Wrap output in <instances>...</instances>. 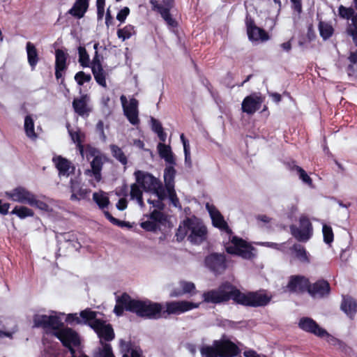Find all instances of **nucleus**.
I'll list each match as a JSON object with an SVG mask.
<instances>
[{"label": "nucleus", "mask_w": 357, "mask_h": 357, "mask_svg": "<svg viewBox=\"0 0 357 357\" xmlns=\"http://www.w3.org/2000/svg\"><path fill=\"white\" fill-rule=\"evenodd\" d=\"M206 208L212 220L213 225L220 230L225 231L228 234H231L232 230L217 208L213 205L209 204L206 205Z\"/></svg>", "instance_id": "2eb2a0df"}, {"label": "nucleus", "mask_w": 357, "mask_h": 357, "mask_svg": "<svg viewBox=\"0 0 357 357\" xmlns=\"http://www.w3.org/2000/svg\"><path fill=\"white\" fill-rule=\"evenodd\" d=\"M158 151L160 156L163 158L166 162L170 165L176 164L175 158L169 146L160 142L158 144Z\"/></svg>", "instance_id": "cd10ccee"}, {"label": "nucleus", "mask_w": 357, "mask_h": 357, "mask_svg": "<svg viewBox=\"0 0 357 357\" xmlns=\"http://www.w3.org/2000/svg\"><path fill=\"white\" fill-rule=\"evenodd\" d=\"M130 188L131 199H137L143 195L142 191L140 190L139 185H137L136 183L132 184Z\"/></svg>", "instance_id": "13d9d810"}, {"label": "nucleus", "mask_w": 357, "mask_h": 357, "mask_svg": "<svg viewBox=\"0 0 357 357\" xmlns=\"http://www.w3.org/2000/svg\"><path fill=\"white\" fill-rule=\"evenodd\" d=\"M299 223V227L295 225L290 227L291 234L299 241H307L312 235V225L305 215L300 217Z\"/></svg>", "instance_id": "1a4fd4ad"}, {"label": "nucleus", "mask_w": 357, "mask_h": 357, "mask_svg": "<svg viewBox=\"0 0 357 357\" xmlns=\"http://www.w3.org/2000/svg\"><path fill=\"white\" fill-rule=\"evenodd\" d=\"M27 60L32 70H34L39 61V55L36 46L31 42L26 45Z\"/></svg>", "instance_id": "bb28decb"}, {"label": "nucleus", "mask_w": 357, "mask_h": 357, "mask_svg": "<svg viewBox=\"0 0 357 357\" xmlns=\"http://www.w3.org/2000/svg\"><path fill=\"white\" fill-rule=\"evenodd\" d=\"M319 337L324 338L330 344L337 347L339 349L345 352L350 349L344 342L329 334L326 331L325 334L320 335Z\"/></svg>", "instance_id": "7c9ffc66"}, {"label": "nucleus", "mask_w": 357, "mask_h": 357, "mask_svg": "<svg viewBox=\"0 0 357 357\" xmlns=\"http://www.w3.org/2000/svg\"><path fill=\"white\" fill-rule=\"evenodd\" d=\"M181 287H182V291L184 294H188L195 290V285L191 282H181Z\"/></svg>", "instance_id": "5fc2aeb1"}, {"label": "nucleus", "mask_w": 357, "mask_h": 357, "mask_svg": "<svg viewBox=\"0 0 357 357\" xmlns=\"http://www.w3.org/2000/svg\"><path fill=\"white\" fill-rule=\"evenodd\" d=\"M109 149L112 156L121 165H126L128 164V158L120 147L116 144H111Z\"/></svg>", "instance_id": "2f4dec72"}, {"label": "nucleus", "mask_w": 357, "mask_h": 357, "mask_svg": "<svg viewBox=\"0 0 357 357\" xmlns=\"http://www.w3.org/2000/svg\"><path fill=\"white\" fill-rule=\"evenodd\" d=\"M120 344L122 349V351H123L124 354H128V353H130L132 349H133L132 348V344L130 342H126L124 340H121Z\"/></svg>", "instance_id": "774afa93"}, {"label": "nucleus", "mask_w": 357, "mask_h": 357, "mask_svg": "<svg viewBox=\"0 0 357 357\" xmlns=\"http://www.w3.org/2000/svg\"><path fill=\"white\" fill-rule=\"evenodd\" d=\"M137 183L146 192L155 190L160 182L151 174L141 170H137L134 173Z\"/></svg>", "instance_id": "ddd939ff"}, {"label": "nucleus", "mask_w": 357, "mask_h": 357, "mask_svg": "<svg viewBox=\"0 0 357 357\" xmlns=\"http://www.w3.org/2000/svg\"><path fill=\"white\" fill-rule=\"evenodd\" d=\"M93 199L102 210H104L109 204V197L105 195L103 192H94L93 194Z\"/></svg>", "instance_id": "4c0bfd02"}, {"label": "nucleus", "mask_w": 357, "mask_h": 357, "mask_svg": "<svg viewBox=\"0 0 357 357\" xmlns=\"http://www.w3.org/2000/svg\"><path fill=\"white\" fill-rule=\"evenodd\" d=\"M162 305L151 300L133 299L127 293H123L116 301L114 312L118 317L123 314L124 310L135 313L137 317L148 319L162 318Z\"/></svg>", "instance_id": "f03ea898"}, {"label": "nucleus", "mask_w": 357, "mask_h": 357, "mask_svg": "<svg viewBox=\"0 0 357 357\" xmlns=\"http://www.w3.org/2000/svg\"><path fill=\"white\" fill-rule=\"evenodd\" d=\"M174 165L167 166L164 170V181L165 187L174 186V178L176 176V169L173 167Z\"/></svg>", "instance_id": "473e14b6"}, {"label": "nucleus", "mask_w": 357, "mask_h": 357, "mask_svg": "<svg viewBox=\"0 0 357 357\" xmlns=\"http://www.w3.org/2000/svg\"><path fill=\"white\" fill-rule=\"evenodd\" d=\"M66 321L70 324H82V319L79 317H78L77 313L68 314L66 317Z\"/></svg>", "instance_id": "bf43d9fd"}, {"label": "nucleus", "mask_w": 357, "mask_h": 357, "mask_svg": "<svg viewBox=\"0 0 357 357\" xmlns=\"http://www.w3.org/2000/svg\"><path fill=\"white\" fill-rule=\"evenodd\" d=\"M293 250L295 252L296 257L301 262L308 263L310 261L307 254L305 248L301 245H294Z\"/></svg>", "instance_id": "37998d69"}, {"label": "nucleus", "mask_w": 357, "mask_h": 357, "mask_svg": "<svg viewBox=\"0 0 357 357\" xmlns=\"http://www.w3.org/2000/svg\"><path fill=\"white\" fill-rule=\"evenodd\" d=\"M100 66H102L101 63V57L99 55L98 52L96 51L93 59L91 62H90L89 67H91V68L92 69V68H97Z\"/></svg>", "instance_id": "0e129e2a"}, {"label": "nucleus", "mask_w": 357, "mask_h": 357, "mask_svg": "<svg viewBox=\"0 0 357 357\" xmlns=\"http://www.w3.org/2000/svg\"><path fill=\"white\" fill-rule=\"evenodd\" d=\"M190 231V227H186L185 220L181 222L178 228L177 229L176 236L178 241H183Z\"/></svg>", "instance_id": "49530a36"}, {"label": "nucleus", "mask_w": 357, "mask_h": 357, "mask_svg": "<svg viewBox=\"0 0 357 357\" xmlns=\"http://www.w3.org/2000/svg\"><path fill=\"white\" fill-rule=\"evenodd\" d=\"M319 30L324 40L328 39L334 32L332 25L325 22H320L319 23Z\"/></svg>", "instance_id": "e433bc0d"}, {"label": "nucleus", "mask_w": 357, "mask_h": 357, "mask_svg": "<svg viewBox=\"0 0 357 357\" xmlns=\"http://www.w3.org/2000/svg\"><path fill=\"white\" fill-rule=\"evenodd\" d=\"M213 345L218 347L220 357H235L241 352L238 347L229 340H215Z\"/></svg>", "instance_id": "4468645a"}, {"label": "nucleus", "mask_w": 357, "mask_h": 357, "mask_svg": "<svg viewBox=\"0 0 357 357\" xmlns=\"http://www.w3.org/2000/svg\"><path fill=\"white\" fill-rule=\"evenodd\" d=\"M24 130L26 135L29 138L36 137V134L34 130V122L30 115H26L24 119Z\"/></svg>", "instance_id": "ea45409f"}, {"label": "nucleus", "mask_w": 357, "mask_h": 357, "mask_svg": "<svg viewBox=\"0 0 357 357\" xmlns=\"http://www.w3.org/2000/svg\"><path fill=\"white\" fill-rule=\"evenodd\" d=\"M107 162V158L105 154H101L98 157H95L91 161V172L97 182H99L101 178V171L102 169L103 165Z\"/></svg>", "instance_id": "b1692460"}, {"label": "nucleus", "mask_w": 357, "mask_h": 357, "mask_svg": "<svg viewBox=\"0 0 357 357\" xmlns=\"http://www.w3.org/2000/svg\"><path fill=\"white\" fill-rule=\"evenodd\" d=\"M163 218V213L158 210H153L150 214V218L156 223L161 222Z\"/></svg>", "instance_id": "e2e57ef3"}, {"label": "nucleus", "mask_w": 357, "mask_h": 357, "mask_svg": "<svg viewBox=\"0 0 357 357\" xmlns=\"http://www.w3.org/2000/svg\"><path fill=\"white\" fill-rule=\"evenodd\" d=\"M10 213L16 215L20 219H24L27 217H33L34 215V212L32 209L23 206H16Z\"/></svg>", "instance_id": "f704fd0d"}, {"label": "nucleus", "mask_w": 357, "mask_h": 357, "mask_svg": "<svg viewBox=\"0 0 357 357\" xmlns=\"http://www.w3.org/2000/svg\"><path fill=\"white\" fill-rule=\"evenodd\" d=\"M291 169L292 171H295L298 174L299 178L302 180L303 183L307 184L310 186L312 185V181L311 178L303 168L298 165H293L291 167Z\"/></svg>", "instance_id": "a19ab883"}, {"label": "nucleus", "mask_w": 357, "mask_h": 357, "mask_svg": "<svg viewBox=\"0 0 357 357\" xmlns=\"http://www.w3.org/2000/svg\"><path fill=\"white\" fill-rule=\"evenodd\" d=\"M7 195L11 200L22 204H29L33 202V194L22 187L13 189L10 192H8Z\"/></svg>", "instance_id": "412c9836"}, {"label": "nucleus", "mask_w": 357, "mask_h": 357, "mask_svg": "<svg viewBox=\"0 0 357 357\" xmlns=\"http://www.w3.org/2000/svg\"><path fill=\"white\" fill-rule=\"evenodd\" d=\"M103 213L105 218L113 225L119 226L120 227H123L124 226H126V221H122L113 217L108 211H104Z\"/></svg>", "instance_id": "864d4df0"}, {"label": "nucleus", "mask_w": 357, "mask_h": 357, "mask_svg": "<svg viewBox=\"0 0 357 357\" xmlns=\"http://www.w3.org/2000/svg\"><path fill=\"white\" fill-rule=\"evenodd\" d=\"M129 14L130 8L128 7H124L117 13L116 19L121 23L124 22Z\"/></svg>", "instance_id": "680f3d73"}, {"label": "nucleus", "mask_w": 357, "mask_h": 357, "mask_svg": "<svg viewBox=\"0 0 357 357\" xmlns=\"http://www.w3.org/2000/svg\"><path fill=\"white\" fill-rule=\"evenodd\" d=\"M338 15L343 20H349L354 18L357 15V11L353 7H345L342 5L338 7Z\"/></svg>", "instance_id": "c9c22d12"}, {"label": "nucleus", "mask_w": 357, "mask_h": 357, "mask_svg": "<svg viewBox=\"0 0 357 357\" xmlns=\"http://www.w3.org/2000/svg\"><path fill=\"white\" fill-rule=\"evenodd\" d=\"M324 241L327 244H331L333 241V232L331 227L324 225L322 229Z\"/></svg>", "instance_id": "09e8293b"}, {"label": "nucleus", "mask_w": 357, "mask_h": 357, "mask_svg": "<svg viewBox=\"0 0 357 357\" xmlns=\"http://www.w3.org/2000/svg\"><path fill=\"white\" fill-rule=\"evenodd\" d=\"M138 100L134 98L130 100V102L127 106H124V114L129 122L135 126L139 123L138 117Z\"/></svg>", "instance_id": "4be33fe9"}, {"label": "nucleus", "mask_w": 357, "mask_h": 357, "mask_svg": "<svg viewBox=\"0 0 357 357\" xmlns=\"http://www.w3.org/2000/svg\"><path fill=\"white\" fill-rule=\"evenodd\" d=\"M92 73L93 75L94 79L96 82L101 86L106 88L107 82H106V76L107 73L103 69L102 66L92 68L91 69Z\"/></svg>", "instance_id": "c85d7f7f"}, {"label": "nucleus", "mask_w": 357, "mask_h": 357, "mask_svg": "<svg viewBox=\"0 0 357 357\" xmlns=\"http://www.w3.org/2000/svg\"><path fill=\"white\" fill-rule=\"evenodd\" d=\"M74 79L78 85L82 86L84 83L89 82L91 80V75L85 73L84 71H79L75 74Z\"/></svg>", "instance_id": "a18cd8bd"}, {"label": "nucleus", "mask_w": 357, "mask_h": 357, "mask_svg": "<svg viewBox=\"0 0 357 357\" xmlns=\"http://www.w3.org/2000/svg\"><path fill=\"white\" fill-rule=\"evenodd\" d=\"M79 59L78 61L81 66L87 68L90 66L89 55L84 46H79L77 49Z\"/></svg>", "instance_id": "58836bf2"}, {"label": "nucleus", "mask_w": 357, "mask_h": 357, "mask_svg": "<svg viewBox=\"0 0 357 357\" xmlns=\"http://www.w3.org/2000/svg\"><path fill=\"white\" fill-rule=\"evenodd\" d=\"M33 320L35 327L52 328L54 331L63 326L60 318L56 315L36 314Z\"/></svg>", "instance_id": "9b49d317"}, {"label": "nucleus", "mask_w": 357, "mask_h": 357, "mask_svg": "<svg viewBox=\"0 0 357 357\" xmlns=\"http://www.w3.org/2000/svg\"><path fill=\"white\" fill-rule=\"evenodd\" d=\"M89 100V97L87 94H84L79 98H74L72 102L74 112L80 116H88L91 112V109L88 105Z\"/></svg>", "instance_id": "aec40b11"}, {"label": "nucleus", "mask_w": 357, "mask_h": 357, "mask_svg": "<svg viewBox=\"0 0 357 357\" xmlns=\"http://www.w3.org/2000/svg\"><path fill=\"white\" fill-rule=\"evenodd\" d=\"M186 227H190L188 241L192 244L199 245L203 243L207 236V229L196 217L186 218L185 219Z\"/></svg>", "instance_id": "7ed1b4c3"}, {"label": "nucleus", "mask_w": 357, "mask_h": 357, "mask_svg": "<svg viewBox=\"0 0 357 357\" xmlns=\"http://www.w3.org/2000/svg\"><path fill=\"white\" fill-rule=\"evenodd\" d=\"M200 353L202 357H218L219 351L218 347L204 346L200 349Z\"/></svg>", "instance_id": "c03bdc74"}, {"label": "nucleus", "mask_w": 357, "mask_h": 357, "mask_svg": "<svg viewBox=\"0 0 357 357\" xmlns=\"http://www.w3.org/2000/svg\"><path fill=\"white\" fill-rule=\"evenodd\" d=\"M264 100V98L255 93L246 96L241 105L243 112L248 114H254L261 108Z\"/></svg>", "instance_id": "f3484780"}, {"label": "nucleus", "mask_w": 357, "mask_h": 357, "mask_svg": "<svg viewBox=\"0 0 357 357\" xmlns=\"http://www.w3.org/2000/svg\"><path fill=\"white\" fill-rule=\"evenodd\" d=\"M52 162L58 170L59 177H68L70 175L75 174V166L67 158L61 155H57L52 158Z\"/></svg>", "instance_id": "dca6fc26"}, {"label": "nucleus", "mask_w": 357, "mask_h": 357, "mask_svg": "<svg viewBox=\"0 0 357 357\" xmlns=\"http://www.w3.org/2000/svg\"><path fill=\"white\" fill-rule=\"evenodd\" d=\"M68 56V54L62 49L55 50L54 74L57 80L62 79L61 84L64 82V79L63 78V74L68 69V64L67 60Z\"/></svg>", "instance_id": "f8f14e48"}, {"label": "nucleus", "mask_w": 357, "mask_h": 357, "mask_svg": "<svg viewBox=\"0 0 357 357\" xmlns=\"http://www.w3.org/2000/svg\"><path fill=\"white\" fill-rule=\"evenodd\" d=\"M309 284V280L306 278L301 275H292L289 278L286 288L290 292L302 293L305 290L308 291Z\"/></svg>", "instance_id": "a211bd4d"}, {"label": "nucleus", "mask_w": 357, "mask_h": 357, "mask_svg": "<svg viewBox=\"0 0 357 357\" xmlns=\"http://www.w3.org/2000/svg\"><path fill=\"white\" fill-rule=\"evenodd\" d=\"M206 266L215 275L222 274L227 269V259L224 254L213 252L205 257Z\"/></svg>", "instance_id": "6e6552de"}, {"label": "nucleus", "mask_w": 357, "mask_h": 357, "mask_svg": "<svg viewBox=\"0 0 357 357\" xmlns=\"http://www.w3.org/2000/svg\"><path fill=\"white\" fill-rule=\"evenodd\" d=\"M199 303L188 301H170L165 303L166 310H162V318L167 319L170 314H180L199 307Z\"/></svg>", "instance_id": "0eeeda50"}, {"label": "nucleus", "mask_w": 357, "mask_h": 357, "mask_svg": "<svg viewBox=\"0 0 357 357\" xmlns=\"http://www.w3.org/2000/svg\"><path fill=\"white\" fill-rule=\"evenodd\" d=\"M54 335L59 339L63 346L68 348L70 354L75 353V347L80 344V339L78 333L71 328H59L54 332Z\"/></svg>", "instance_id": "39448f33"}, {"label": "nucleus", "mask_w": 357, "mask_h": 357, "mask_svg": "<svg viewBox=\"0 0 357 357\" xmlns=\"http://www.w3.org/2000/svg\"><path fill=\"white\" fill-rule=\"evenodd\" d=\"M91 328L96 332L100 338V343L103 348L104 344H109V342L113 340L115 337V333L112 326L107 324L105 321L96 320L94 323L91 324Z\"/></svg>", "instance_id": "423d86ee"}, {"label": "nucleus", "mask_w": 357, "mask_h": 357, "mask_svg": "<svg viewBox=\"0 0 357 357\" xmlns=\"http://www.w3.org/2000/svg\"><path fill=\"white\" fill-rule=\"evenodd\" d=\"M165 188L168 192L169 198L171 202L172 203V204L176 207H177L178 206H181L179 199L177 197L176 193L174 190V186L165 187Z\"/></svg>", "instance_id": "603ef678"}, {"label": "nucleus", "mask_w": 357, "mask_h": 357, "mask_svg": "<svg viewBox=\"0 0 357 357\" xmlns=\"http://www.w3.org/2000/svg\"><path fill=\"white\" fill-rule=\"evenodd\" d=\"M309 294L314 298H322L330 292V286L325 280H319L312 286L309 284Z\"/></svg>", "instance_id": "5701e85b"}, {"label": "nucleus", "mask_w": 357, "mask_h": 357, "mask_svg": "<svg viewBox=\"0 0 357 357\" xmlns=\"http://www.w3.org/2000/svg\"><path fill=\"white\" fill-rule=\"evenodd\" d=\"M298 326L303 331L317 337L326 333V330L320 327L317 322L310 317H302L298 321Z\"/></svg>", "instance_id": "6ab92c4d"}, {"label": "nucleus", "mask_w": 357, "mask_h": 357, "mask_svg": "<svg viewBox=\"0 0 357 357\" xmlns=\"http://www.w3.org/2000/svg\"><path fill=\"white\" fill-rule=\"evenodd\" d=\"M151 192H154L157 195L158 198L160 200H164L166 198L165 190L162 187L160 182L157 185L155 189L152 190Z\"/></svg>", "instance_id": "6e6d98bb"}, {"label": "nucleus", "mask_w": 357, "mask_h": 357, "mask_svg": "<svg viewBox=\"0 0 357 357\" xmlns=\"http://www.w3.org/2000/svg\"><path fill=\"white\" fill-rule=\"evenodd\" d=\"M231 245L225 247L226 252L231 255L241 257L243 259H250L253 257L252 250L254 248L247 243L246 241L236 236L231 237Z\"/></svg>", "instance_id": "20e7f679"}, {"label": "nucleus", "mask_w": 357, "mask_h": 357, "mask_svg": "<svg viewBox=\"0 0 357 357\" xmlns=\"http://www.w3.org/2000/svg\"><path fill=\"white\" fill-rule=\"evenodd\" d=\"M340 307L347 316L352 318L357 312V301L351 297L344 296Z\"/></svg>", "instance_id": "a878e982"}, {"label": "nucleus", "mask_w": 357, "mask_h": 357, "mask_svg": "<svg viewBox=\"0 0 357 357\" xmlns=\"http://www.w3.org/2000/svg\"><path fill=\"white\" fill-rule=\"evenodd\" d=\"M203 302L214 305L227 303L232 300L234 303L243 306L258 307L268 303V296L256 292H241L230 282H222L216 289L204 291L202 296Z\"/></svg>", "instance_id": "f257e3e1"}, {"label": "nucleus", "mask_w": 357, "mask_h": 357, "mask_svg": "<svg viewBox=\"0 0 357 357\" xmlns=\"http://www.w3.org/2000/svg\"><path fill=\"white\" fill-rule=\"evenodd\" d=\"M245 23L247 35L250 41L264 42L268 40V33L264 29L257 26L255 20L249 14L245 17Z\"/></svg>", "instance_id": "9d476101"}, {"label": "nucleus", "mask_w": 357, "mask_h": 357, "mask_svg": "<svg viewBox=\"0 0 357 357\" xmlns=\"http://www.w3.org/2000/svg\"><path fill=\"white\" fill-rule=\"evenodd\" d=\"M135 33V27L131 24H128L123 29L117 30V36L123 40L130 38Z\"/></svg>", "instance_id": "79ce46f5"}, {"label": "nucleus", "mask_w": 357, "mask_h": 357, "mask_svg": "<svg viewBox=\"0 0 357 357\" xmlns=\"http://www.w3.org/2000/svg\"><path fill=\"white\" fill-rule=\"evenodd\" d=\"M349 61L352 63L348 67V74L349 75H352L354 66L353 64H357V52H351L349 57Z\"/></svg>", "instance_id": "69168bd1"}, {"label": "nucleus", "mask_w": 357, "mask_h": 357, "mask_svg": "<svg viewBox=\"0 0 357 357\" xmlns=\"http://www.w3.org/2000/svg\"><path fill=\"white\" fill-rule=\"evenodd\" d=\"M82 318V324H87L91 327V324L94 323L96 320H100L97 319V312L91 310L90 308H86L82 310L79 313Z\"/></svg>", "instance_id": "c756f323"}, {"label": "nucleus", "mask_w": 357, "mask_h": 357, "mask_svg": "<svg viewBox=\"0 0 357 357\" xmlns=\"http://www.w3.org/2000/svg\"><path fill=\"white\" fill-rule=\"evenodd\" d=\"M69 134L71 137L72 140L77 144V145H80L82 143V134L79 130L73 131V130H68Z\"/></svg>", "instance_id": "052dcab7"}, {"label": "nucleus", "mask_w": 357, "mask_h": 357, "mask_svg": "<svg viewBox=\"0 0 357 357\" xmlns=\"http://www.w3.org/2000/svg\"><path fill=\"white\" fill-rule=\"evenodd\" d=\"M94 357H115L110 344H105L103 348L99 349L98 353Z\"/></svg>", "instance_id": "de8ad7c7"}, {"label": "nucleus", "mask_w": 357, "mask_h": 357, "mask_svg": "<svg viewBox=\"0 0 357 357\" xmlns=\"http://www.w3.org/2000/svg\"><path fill=\"white\" fill-rule=\"evenodd\" d=\"M159 12L169 28L174 29L178 26V22L172 17L169 8L160 7L159 8Z\"/></svg>", "instance_id": "72a5a7b5"}, {"label": "nucleus", "mask_w": 357, "mask_h": 357, "mask_svg": "<svg viewBox=\"0 0 357 357\" xmlns=\"http://www.w3.org/2000/svg\"><path fill=\"white\" fill-rule=\"evenodd\" d=\"M140 227L146 231L155 232L159 229V225L158 223L149 220L142 222L140 224Z\"/></svg>", "instance_id": "3c124183"}, {"label": "nucleus", "mask_w": 357, "mask_h": 357, "mask_svg": "<svg viewBox=\"0 0 357 357\" xmlns=\"http://www.w3.org/2000/svg\"><path fill=\"white\" fill-rule=\"evenodd\" d=\"M33 202L29 204L30 206H36L40 210L47 211L48 208V205L44 202L43 201L38 200L36 199V196L33 195Z\"/></svg>", "instance_id": "4d7b16f0"}, {"label": "nucleus", "mask_w": 357, "mask_h": 357, "mask_svg": "<svg viewBox=\"0 0 357 357\" xmlns=\"http://www.w3.org/2000/svg\"><path fill=\"white\" fill-rule=\"evenodd\" d=\"M86 157L88 160L91 158H95L102 154V153L97 148L87 145L85 149Z\"/></svg>", "instance_id": "8fccbe9b"}, {"label": "nucleus", "mask_w": 357, "mask_h": 357, "mask_svg": "<svg viewBox=\"0 0 357 357\" xmlns=\"http://www.w3.org/2000/svg\"><path fill=\"white\" fill-rule=\"evenodd\" d=\"M89 6V0H75L68 13L77 19H81L88 10Z\"/></svg>", "instance_id": "393cba45"}, {"label": "nucleus", "mask_w": 357, "mask_h": 357, "mask_svg": "<svg viewBox=\"0 0 357 357\" xmlns=\"http://www.w3.org/2000/svg\"><path fill=\"white\" fill-rule=\"evenodd\" d=\"M96 132L100 135V137L105 140L106 138L105 132H104V123L103 121L100 120L96 126Z\"/></svg>", "instance_id": "338daca9"}]
</instances>
